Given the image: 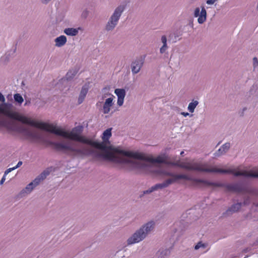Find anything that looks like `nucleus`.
<instances>
[{
	"instance_id": "nucleus-10",
	"label": "nucleus",
	"mask_w": 258,
	"mask_h": 258,
	"mask_svg": "<svg viewBox=\"0 0 258 258\" xmlns=\"http://www.w3.org/2000/svg\"><path fill=\"white\" fill-rule=\"evenodd\" d=\"M114 93L117 97V104L119 106L123 105L126 92L124 89H116Z\"/></svg>"
},
{
	"instance_id": "nucleus-23",
	"label": "nucleus",
	"mask_w": 258,
	"mask_h": 258,
	"mask_svg": "<svg viewBox=\"0 0 258 258\" xmlns=\"http://www.w3.org/2000/svg\"><path fill=\"white\" fill-rule=\"evenodd\" d=\"M14 99L15 101L19 104H21L24 101V99L22 96L18 93L14 94Z\"/></svg>"
},
{
	"instance_id": "nucleus-21",
	"label": "nucleus",
	"mask_w": 258,
	"mask_h": 258,
	"mask_svg": "<svg viewBox=\"0 0 258 258\" xmlns=\"http://www.w3.org/2000/svg\"><path fill=\"white\" fill-rule=\"evenodd\" d=\"M49 174V172L48 170H44L39 175H38L36 178V179H38L39 180V182L40 183L41 182V181L44 179Z\"/></svg>"
},
{
	"instance_id": "nucleus-35",
	"label": "nucleus",
	"mask_w": 258,
	"mask_h": 258,
	"mask_svg": "<svg viewBox=\"0 0 258 258\" xmlns=\"http://www.w3.org/2000/svg\"><path fill=\"white\" fill-rule=\"evenodd\" d=\"M50 0H42V3L43 4H47L49 2Z\"/></svg>"
},
{
	"instance_id": "nucleus-12",
	"label": "nucleus",
	"mask_w": 258,
	"mask_h": 258,
	"mask_svg": "<svg viewBox=\"0 0 258 258\" xmlns=\"http://www.w3.org/2000/svg\"><path fill=\"white\" fill-rule=\"evenodd\" d=\"M155 223L154 221H150L144 225H143L140 229L144 232L145 235L147 236V235L151 232L155 226Z\"/></svg>"
},
{
	"instance_id": "nucleus-30",
	"label": "nucleus",
	"mask_w": 258,
	"mask_h": 258,
	"mask_svg": "<svg viewBox=\"0 0 258 258\" xmlns=\"http://www.w3.org/2000/svg\"><path fill=\"white\" fill-rule=\"evenodd\" d=\"M217 0H207L206 4L208 5H213Z\"/></svg>"
},
{
	"instance_id": "nucleus-5",
	"label": "nucleus",
	"mask_w": 258,
	"mask_h": 258,
	"mask_svg": "<svg viewBox=\"0 0 258 258\" xmlns=\"http://www.w3.org/2000/svg\"><path fill=\"white\" fill-rule=\"evenodd\" d=\"M125 9V5H120L114 9L105 25V29L106 31H112L114 29Z\"/></svg>"
},
{
	"instance_id": "nucleus-27",
	"label": "nucleus",
	"mask_w": 258,
	"mask_h": 258,
	"mask_svg": "<svg viewBox=\"0 0 258 258\" xmlns=\"http://www.w3.org/2000/svg\"><path fill=\"white\" fill-rule=\"evenodd\" d=\"M154 191V188H153V186H152L150 188H149L148 189L144 190L143 191V195L149 194H150V193H151L152 192H153Z\"/></svg>"
},
{
	"instance_id": "nucleus-28",
	"label": "nucleus",
	"mask_w": 258,
	"mask_h": 258,
	"mask_svg": "<svg viewBox=\"0 0 258 258\" xmlns=\"http://www.w3.org/2000/svg\"><path fill=\"white\" fill-rule=\"evenodd\" d=\"M167 45H163L162 46L160 49V52L162 54L164 53L165 51L167 50Z\"/></svg>"
},
{
	"instance_id": "nucleus-8",
	"label": "nucleus",
	"mask_w": 258,
	"mask_h": 258,
	"mask_svg": "<svg viewBox=\"0 0 258 258\" xmlns=\"http://www.w3.org/2000/svg\"><path fill=\"white\" fill-rule=\"evenodd\" d=\"M114 97L112 95L111 97H109L105 99L104 102L103 104L101 111L104 114H108L109 113L111 110V108L113 105V98Z\"/></svg>"
},
{
	"instance_id": "nucleus-4",
	"label": "nucleus",
	"mask_w": 258,
	"mask_h": 258,
	"mask_svg": "<svg viewBox=\"0 0 258 258\" xmlns=\"http://www.w3.org/2000/svg\"><path fill=\"white\" fill-rule=\"evenodd\" d=\"M111 128H108V129L106 130L105 131H104V132L103 133L102 137L103 142L102 143H103L104 145L107 147V151H104L101 149H99L102 152V153L98 154L97 156L99 157H102L105 159H107V160H110V161L116 162V163L125 164V162H119V161L118 162L117 161H115V160H113V159H112V158L107 157H108L107 156V154L114 153L117 150L122 151L123 152H127V151H124L123 150H122L121 149H120L119 147L112 148L110 147H108L107 145H106L105 144V143L108 142V140H109V138L111 137Z\"/></svg>"
},
{
	"instance_id": "nucleus-37",
	"label": "nucleus",
	"mask_w": 258,
	"mask_h": 258,
	"mask_svg": "<svg viewBox=\"0 0 258 258\" xmlns=\"http://www.w3.org/2000/svg\"><path fill=\"white\" fill-rule=\"evenodd\" d=\"M183 154H184V152H183V151H181V152H180V155H183Z\"/></svg>"
},
{
	"instance_id": "nucleus-19",
	"label": "nucleus",
	"mask_w": 258,
	"mask_h": 258,
	"mask_svg": "<svg viewBox=\"0 0 258 258\" xmlns=\"http://www.w3.org/2000/svg\"><path fill=\"white\" fill-rule=\"evenodd\" d=\"M199 104V101L197 100H192L190 102L187 107V110L190 113H193L195 111V109Z\"/></svg>"
},
{
	"instance_id": "nucleus-18",
	"label": "nucleus",
	"mask_w": 258,
	"mask_h": 258,
	"mask_svg": "<svg viewBox=\"0 0 258 258\" xmlns=\"http://www.w3.org/2000/svg\"><path fill=\"white\" fill-rule=\"evenodd\" d=\"M80 28H68L64 29V33L68 36H76L78 33Z\"/></svg>"
},
{
	"instance_id": "nucleus-32",
	"label": "nucleus",
	"mask_w": 258,
	"mask_h": 258,
	"mask_svg": "<svg viewBox=\"0 0 258 258\" xmlns=\"http://www.w3.org/2000/svg\"><path fill=\"white\" fill-rule=\"evenodd\" d=\"M23 163L22 161H20L18 162L17 164L16 165V166H15V167H14V168H15V169H16L17 168H19V167H20L22 165Z\"/></svg>"
},
{
	"instance_id": "nucleus-25",
	"label": "nucleus",
	"mask_w": 258,
	"mask_h": 258,
	"mask_svg": "<svg viewBox=\"0 0 258 258\" xmlns=\"http://www.w3.org/2000/svg\"><path fill=\"white\" fill-rule=\"evenodd\" d=\"M169 252L168 249H165L162 251H159L157 253L158 258H165L164 256L168 254Z\"/></svg>"
},
{
	"instance_id": "nucleus-16",
	"label": "nucleus",
	"mask_w": 258,
	"mask_h": 258,
	"mask_svg": "<svg viewBox=\"0 0 258 258\" xmlns=\"http://www.w3.org/2000/svg\"><path fill=\"white\" fill-rule=\"evenodd\" d=\"M88 92V86L86 85L83 86L78 98V104H80L84 101Z\"/></svg>"
},
{
	"instance_id": "nucleus-3",
	"label": "nucleus",
	"mask_w": 258,
	"mask_h": 258,
	"mask_svg": "<svg viewBox=\"0 0 258 258\" xmlns=\"http://www.w3.org/2000/svg\"><path fill=\"white\" fill-rule=\"evenodd\" d=\"M160 173L165 176H169L173 177V179H172L173 180V182L178 179H183L186 180L194 181L198 183H203L207 186H213L217 187L224 186L229 191L241 192L244 193H251L253 192L252 189H249L246 185L240 183H231L224 185L222 183L210 182L203 179H195L191 177L186 174H176L167 171H160Z\"/></svg>"
},
{
	"instance_id": "nucleus-24",
	"label": "nucleus",
	"mask_w": 258,
	"mask_h": 258,
	"mask_svg": "<svg viewBox=\"0 0 258 258\" xmlns=\"http://www.w3.org/2000/svg\"><path fill=\"white\" fill-rule=\"evenodd\" d=\"M207 247V245L206 244L203 243L202 242H198L196 246H195V249H199L200 248H202L203 249V251H202V252H205L206 250V248Z\"/></svg>"
},
{
	"instance_id": "nucleus-36",
	"label": "nucleus",
	"mask_w": 258,
	"mask_h": 258,
	"mask_svg": "<svg viewBox=\"0 0 258 258\" xmlns=\"http://www.w3.org/2000/svg\"><path fill=\"white\" fill-rule=\"evenodd\" d=\"M248 203H249V202L248 201V200H245V201H244V203H243V204H244V205L248 204Z\"/></svg>"
},
{
	"instance_id": "nucleus-38",
	"label": "nucleus",
	"mask_w": 258,
	"mask_h": 258,
	"mask_svg": "<svg viewBox=\"0 0 258 258\" xmlns=\"http://www.w3.org/2000/svg\"><path fill=\"white\" fill-rule=\"evenodd\" d=\"M247 257H248V256H246L244 257V258H247Z\"/></svg>"
},
{
	"instance_id": "nucleus-1",
	"label": "nucleus",
	"mask_w": 258,
	"mask_h": 258,
	"mask_svg": "<svg viewBox=\"0 0 258 258\" xmlns=\"http://www.w3.org/2000/svg\"><path fill=\"white\" fill-rule=\"evenodd\" d=\"M5 100L4 96L0 93V114L84 144L73 143L69 141L52 142L51 144L57 150L62 151L75 157L81 158L86 156L96 155L95 150L93 148L107 151V148L103 143H98L82 135L83 131L82 125H78L71 131H67L52 124L37 121L25 115L13 112L11 110L12 104L5 103Z\"/></svg>"
},
{
	"instance_id": "nucleus-7",
	"label": "nucleus",
	"mask_w": 258,
	"mask_h": 258,
	"mask_svg": "<svg viewBox=\"0 0 258 258\" xmlns=\"http://www.w3.org/2000/svg\"><path fill=\"white\" fill-rule=\"evenodd\" d=\"M194 16L198 17V22L199 24H203L207 19V11L204 7H202L201 11L199 8H196L194 12Z\"/></svg>"
},
{
	"instance_id": "nucleus-31",
	"label": "nucleus",
	"mask_w": 258,
	"mask_h": 258,
	"mask_svg": "<svg viewBox=\"0 0 258 258\" xmlns=\"http://www.w3.org/2000/svg\"><path fill=\"white\" fill-rule=\"evenodd\" d=\"M253 66L254 68L258 67V60L257 58L254 57L253 59Z\"/></svg>"
},
{
	"instance_id": "nucleus-6",
	"label": "nucleus",
	"mask_w": 258,
	"mask_h": 258,
	"mask_svg": "<svg viewBox=\"0 0 258 258\" xmlns=\"http://www.w3.org/2000/svg\"><path fill=\"white\" fill-rule=\"evenodd\" d=\"M146 236L144 232L139 229L132 236L127 239L128 244H133L138 243L143 240Z\"/></svg>"
},
{
	"instance_id": "nucleus-29",
	"label": "nucleus",
	"mask_w": 258,
	"mask_h": 258,
	"mask_svg": "<svg viewBox=\"0 0 258 258\" xmlns=\"http://www.w3.org/2000/svg\"><path fill=\"white\" fill-rule=\"evenodd\" d=\"M15 170V168H14V167H12V168H8V169H7L5 171V173H4V174L5 176H7V175L10 172H11V171H12L13 170Z\"/></svg>"
},
{
	"instance_id": "nucleus-9",
	"label": "nucleus",
	"mask_w": 258,
	"mask_h": 258,
	"mask_svg": "<svg viewBox=\"0 0 258 258\" xmlns=\"http://www.w3.org/2000/svg\"><path fill=\"white\" fill-rule=\"evenodd\" d=\"M17 131L24 135L31 137V138H35L36 137V133L35 132L31 130L30 128L25 127L23 125H21L17 128Z\"/></svg>"
},
{
	"instance_id": "nucleus-20",
	"label": "nucleus",
	"mask_w": 258,
	"mask_h": 258,
	"mask_svg": "<svg viewBox=\"0 0 258 258\" xmlns=\"http://www.w3.org/2000/svg\"><path fill=\"white\" fill-rule=\"evenodd\" d=\"M242 203H238L233 205L228 210V211L235 212L238 211L241 208Z\"/></svg>"
},
{
	"instance_id": "nucleus-13",
	"label": "nucleus",
	"mask_w": 258,
	"mask_h": 258,
	"mask_svg": "<svg viewBox=\"0 0 258 258\" xmlns=\"http://www.w3.org/2000/svg\"><path fill=\"white\" fill-rule=\"evenodd\" d=\"M39 184V180L35 178L31 182L28 184L25 189L22 190V193H26L28 194L30 193L32 190Z\"/></svg>"
},
{
	"instance_id": "nucleus-26",
	"label": "nucleus",
	"mask_w": 258,
	"mask_h": 258,
	"mask_svg": "<svg viewBox=\"0 0 258 258\" xmlns=\"http://www.w3.org/2000/svg\"><path fill=\"white\" fill-rule=\"evenodd\" d=\"M161 42L163 43V45H167V38L165 35L162 36L161 38Z\"/></svg>"
},
{
	"instance_id": "nucleus-34",
	"label": "nucleus",
	"mask_w": 258,
	"mask_h": 258,
	"mask_svg": "<svg viewBox=\"0 0 258 258\" xmlns=\"http://www.w3.org/2000/svg\"><path fill=\"white\" fill-rule=\"evenodd\" d=\"M181 114L184 117H186L189 115V113L184 112H182Z\"/></svg>"
},
{
	"instance_id": "nucleus-15",
	"label": "nucleus",
	"mask_w": 258,
	"mask_h": 258,
	"mask_svg": "<svg viewBox=\"0 0 258 258\" xmlns=\"http://www.w3.org/2000/svg\"><path fill=\"white\" fill-rule=\"evenodd\" d=\"M55 46L60 47L64 46L67 42V39L64 35H61L54 39Z\"/></svg>"
},
{
	"instance_id": "nucleus-22",
	"label": "nucleus",
	"mask_w": 258,
	"mask_h": 258,
	"mask_svg": "<svg viewBox=\"0 0 258 258\" xmlns=\"http://www.w3.org/2000/svg\"><path fill=\"white\" fill-rule=\"evenodd\" d=\"M75 75H76V72L75 71H70L67 74L66 76V79H62V81L64 82L66 80L68 81L70 80L72 78H73L75 76Z\"/></svg>"
},
{
	"instance_id": "nucleus-11",
	"label": "nucleus",
	"mask_w": 258,
	"mask_h": 258,
	"mask_svg": "<svg viewBox=\"0 0 258 258\" xmlns=\"http://www.w3.org/2000/svg\"><path fill=\"white\" fill-rule=\"evenodd\" d=\"M144 60L143 59H138L133 61L131 65L132 72L133 74L139 73L143 66Z\"/></svg>"
},
{
	"instance_id": "nucleus-33",
	"label": "nucleus",
	"mask_w": 258,
	"mask_h": 258,
	"mask_svg": "<svg viewBox=\"0 0 258 258\" xmlns=\"http://www.w3.org/2000/svg\"><path fill=\"white\" fill-rule=\"evenodd\" d=\"M6 176H5V175H3L2 178L1 179V181H0V184L2 185L4 183V182H5V181L6 180Z\"/></svg>"
},
{
	"instance_id": "nucleus-14",
	"label": "nucleus",
	"mask_w": 258,
	"mask_h": 258,
	"mask_svg": "<svg viewBox=\"0 0 258 258\" xmlns=\"http://www.w3.org/2000/svg\"><path fill=\"white\" fill-rule=\"evenodd\" d=\"M230 147V144L229 143H226L214 154V156L218 157L225 154L229 150Z\"/></svg>"
},
{
	"instance_id": "nucleus-2",
	"label": "nucleus",
	"mask_w": 258,
	"mask_h": 258,
	"mask_svg": "<svg viewBox=\"0 0 258 258\" xmlns=\"http://www.w3.org/2000/svg\"><path fill=\"white\" fill-rule=\"evenodd\" d=\"M107 156L108 158H112L115 161L125 162V164L131 166L133 168L145 172H155L159 175H162L160 173V171L165 170L161 169L154 170V165L156 163H163L167 165L176 166L189 170L208 173H230L235 176L258 178V169L240 170L238 168L233 167L222 169L202 162H185L180 160L175 162L167 161V156L165 154L159 155L154 158L146 157L143 154L138 152H123L117 150L114 153H108Z\"/></svg>"
},
{
	"instance_id": "nucleus-17",
	"label": "nucleus",
	"mask_w": 258,
	"mask_h": 258,
	"mask_svg": "<svg viewBox=\"0 0 258 258\" xmlns=\"http://www.w3.org/2000/svg\"><path fill=\"white\" fill-rule=\"evenodd\" d=\"M173 182V180L171 179H168L161 183H158L154 186H152L154 191L157 190L159 189H162L168 186Z\"/></svg>"
}]
</instances>
